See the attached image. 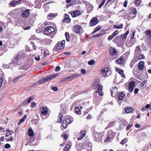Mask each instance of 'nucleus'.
<instances>
[{
  "label": "nucleus",
  "mask_w": 151,
  "mask_h": 151,
  "mask_svg": "<svg viewBox=\"0 0 151 151\" xmlns=\"http://www.w3.org/2000/svg\"><path fill=\"white\" fill-rule=\"evenodd\" d=\"M59 76L58 73H57L51 75H49L45 77L41 78L39 80L38 83L40 84H42L52 79L53 78Z\"/></svg>",
  "instance_id": "1"
},
{
  "label": "nucleus",
  "mask_w": 151,
  "mask_h": 151,
  "mask_svg": "<svg viewBox=\"0 0 151 151\" xmlns=\"http://www.w3.org/2000/svg\"><path fill=\"white\" fill-rule=\"evenodd\" d=\"M103 134L94 132L93 134V137L95 141L100 142L102 140Z\"/></svg>",
  "instance_id": "2"
},
{
  "label": "nucleus",
  "mask_w": 151,
  "mask_h": 151,
  "mask_svg": "<svg viewBox=\"0 0 151 151\" xmlns=\"http://www.w3.org/2000/svg\"><path fill=\"white\" fill-rule=\"evenodd\" d=\"M23 58V53H19L17 55L15 59L14 63L17 65H20L21 63L22 60Z\"/></svg>",
  "instance_id": "3"
},
{
  "label": "nucleus",
  "mask_w": 151,
  "mask_h": 151,
  "mask_svg": "<svg viewBox=\"0 0 151 151\" xmlns=\"http://www.w3.org/2000/svg\"><path fill=\"white\" fill-rule=\"evenodd\" d=\"M73 30L76 34H80L84 32V30L82 26L77 25L74 27Z\"/></svg>",
  "instance_id": "4"
},
{
  "label": "nucleus",
  "mask_w": 151,
  "mask_h": 151,
  "mask_svg": "<svg viewBox=\"0 0 151 151\" xmlns=\"http://www.w3.org/2000/svg\"><path fill=\"white\" fill-rule=\"evenodd\" d=\"M115 135V133L112 132V130H109L108 132V134L105 142L109 141L110 140L113 139Z\"/></svg>",
  "instance_id": "5"
},
{
  "label": "nucleus",
  "mask_w": 151,
  "mask_h": 151,
  "mask_svg": "<svg viewBox=\"0 0 151 151\" xmlns=\"http://www.w3.org/2000/svg\"><path fill=\"white\" fill-rule=\"evenodd\" d=\"M55 30L54 28L51 26H49L45 28L44 32L45 34L48 35L54 32Z\"/></svg>",
  "instance_id": "6"
},
{
  "label": "nucleus",
  "mask_w": 151,
  "mask_h": 151,
  "mask_svg": "<svg viewBox=\"0 0 151 151\" xmlns=\"http://www.w3.org/2000/svg\"><path fill=\"white\" fill-rule=\"evenodd\" d=\"M102 86L98 84L95 88V89L97 90V91H95V93H98L99 96H102L103 93L102 92Z\"/></svg>",
  "instance_id": "7"
},
{
  "label": "nucleus",
  "mask_w": 151,
  "mask_h": 151,
  "mask_svg": "<svg viewBox=\"0 0 151 151\" xmlns=\"http://www.w3.org/2000/svg\"><path fill=\"white\" fill-rule=\"evenodd\" d=\"M84 149H86L87 151H92L91 144L89 142H83Z\"/></svg>",
  "instance_id": "8"
},
{
  "label": "nucleus",
  "mask_w": 151,
  "mask_h": 151,
  "mask_svg": "<svg viewBox=\"0 0 151 151\" xmlns=\"http://www.w3.org/2000/svg\"><path fill=\"white\" fill-rule=\"evenodd\" d=\"M41 112V116L42 117L43 116H46L48 114V109L46 107H41L40 109Z\"/></svg>",
  "instance_id": "9"
},
{
  "label": "nucleus",
  "mask_w": 151,
  "mask_h": 151,
  "mask_svg": "<svg viewBox=\"0 0 151 151\" xmlns=\"http://www.w3.org/2000/svg\"><path fill=\"white\" fill-rule=\"evenodd\" d=\"M65 40H62L61 42H58L56 45V49L60 50H61L64 47Z\"/></svg>",
  "instance_id": "10"
},
{
  "label": "nucleus",
  "mask_w": 151,
  "mask_h": 151,
  "mask_svg": "<svg viewBox=\"0 0 151 151\" xmlns=\"http://www.w3.org/2000/svg\"><path fill=\"white\" fill-rule=\"evenodd\" d=\"M99 20L97 17H94L92 18L90 22V25L92 27L96 24L99 22Z\"/></svg>",
  "instance_id": "11"
},
{
  "label": "nucleus",
  "mask_w": 151,
  "mask_h": 151,
  "mask_svg": "<svg viewBox=\"0 0 151 151\" xmlns=\"http://www.w3.org/2000/svg\"><path fill=\"white\" fill-rule=\"evenodd\" d=\"M73 17H76L81 14V12L78 10H75L70 12Z\"/></svg>",
  "instance_id": "12"
},
{
  "label": "nucleus",
  "mask_w": 151,
  "mask_h": 151,
  "mask_svg": "<svg viewBox=\"0 0 151 151\" xmlns=\"http://www.w3.org/2000/svg\"><path fill=\"white\" fill-rule=\"evenodd\" d=\"M135 85V83L134 81H132L129 83V92H132Z\"/></svg>",
  "instance_id": "13"
},
{
  "label": "nucleus",
  "mask_w": 151,
  "mask_h": 151,
  "mask_svg": "<svg viewBox=\"0 0 151 151\" xmlns=\"http://www.w3.org/2000/svg\"><path fill=\"white\" fill-rule=\"evenodd\" d=\"M29 14V11L28 9L23 10L21 13V15L24 17H27Z\"/></svg>",
  "instance_id": "14"
},
{
  "label": "nucleus",
  "mask_w": 151,
  "mask_h": 151,
  "mask_svg": "<svg viewBox=\"0 0 151 151\" xmlns=\"http://www.w3.org/2000/svg\"><path fill=\"white\" fill-rule=\"evenodd\" d=\"M64 120L68 124H69L73 121V119L72 117H70L68 116H66L65 117Z\"/></svg>",
  "instance_id": "15"
},
{
  "label": "nucleus",
  "mask_w": 151,
  "mask_h": 151,
  "mask_svg": "<svg viewBox=\"0 0 151 151\" xmlns=\"http://www.w3.org/2000/svg\"><path fill=\"white\" fill-rule=\"evenodd\" d=\"M108 71V69L107 67H103L101 70V73L103 76H106Z\"/></svg>",
  "instance_id": "16"
},
{
  "label": "nucleus",
  "mask_w": 151,
  "mask_h": 151,
  "mask_svg": "<svg viewBox=\"0 0 151 151\" xmlns=\"http://www.w3.org/2000/svg\"><path fill=\"white\" fill-rule=\"evenodd\" d=\"M84 147L83 142L77 144L76 145V148L78 151H80L82 149H84Z\"/></svg>",
  "instance_id": "17"
},
{
  "label": "nucleus",
  "mask_w": 151,
  "mask_h": 151,
  "mask_svg": "<svg viewBox=\"0 0 151 151\" xmlns=\"http://www.w3.org/2000/svg\"><path fill=\"white\" fill-rule=\"evenodd\" d=\"M136 41V40H129L126 42V45L127 47H131L133 45Z\"/></svg>",
  "instance_id": "18"
},
{
  "label": "nucleus",
  "mask_w": 151,
  "mask_h": 151,
  "mask_svg": "<svg viewBox=\"0 0 151 151\" xmlns=\"http://www.w3.org/2000/svg\"><path fill=\"white\" fill-rule=\"evenodd\" d=\"M141 53V50L139 46H138L136 47L135 52L134 55H138V54H140Z\"/></svg>",
  "instance_id": "19"
},
{
  "label": "nucleus",
  "mask_w": 151,
  "mask_h": 151,
  "mask_svg": "<svg viewBox=\"0 0 151 151\" xmlns=\"http://www.w3.org/2000/svg\"><path fill=\"white\" fill-rule=\"evenodd\" d=\"M86 131L85 130L81 131L80 134V137L78 138V140H80L82 139L86 135Z\"/></svg>",
  "instance_id": "20"
},
{
  "label": "nucleus",
  "mask_w": 151,
  "mask_h": 151,
  "mask_svg": "<svg viewBox=\"0 0 151 151\" xmlns=\"http://www.w3.org/2000/svg\"><path fill=\"white\" fill-rule=\"evenodd\" d=\"M21 1V0H18V1L13 0L11 1L10 3V5L13 6H15L19 4Z\"/></svg>",
  "instance_id": "21"
},
{
  "label": "nucleus",
  "mask_w": 151,
  "mask_h": 151,
  "mask_svg": "<svg viewBox=\"0 0 151 151\" xmlns=\"http://www.w3.org/2000/svg\"><path fill=\"white\" fill-rule=\"evenodd\" d=\"M135 60L136 61H138L139 60L144 59L145 57L143 54H138V55H135Z\"/></svg>",
  "instance_id": "22"
},
{
  "label": "nucleus",
  "mask_w": 151,
  "mask_h": 151,
  "mask_svg": "<svg viewBox=\"0 0 151 151\" xmlns=\"http://www.w3.org/2000/svg\"><path fill=\"white\" fill-rule=\"evenodd\" d=\"M109 52L110 54L112 56L116 55L117 53V52L116 49L112 47H111L110 48Z\"/></svg>",
  "instance_id": "23"
},
{
  "label": "nucleus",
  "mask_w": 151,
  "mask_h": 151,
  "mask_svg": "<svg viewBox=\"0 0 151 151\" xmlns=\"http://www.w3.org/2000/svg\"><path fill=\"white\" fill-rule=\"evenodd\" d=\"M82 108V107L80 106H79V107H75L74 108V111L75 113L77 114H81L80 110Z\"/></svg>",
  "instance_id": "24"
},
{
  "label": "nucleus",
  "mask_w": 151,
  "mask_h": 151,
  "mask_svg": "<svg viewBox=\"0 0 151 151\" xmlns=\"http://www.w3.org/2000/svg\"><path fill=\"white\" fill-rule=\"evenodd\" d=\"M125 96V94L123 93V92H121L119 94L118 96V99L119 101L122 100Z\"/></svg>",
  "instance_id": "25"
},
{
  "label": "nucleus",
  "mask_w": 151,
  "mask_h": 151,
  "mask_svg": "<svg viewBox=\"0 0 151 151\" xmlns=\"http://www.w3.org/2000/svg\"><path fill=\"white\" fill-rule=\"evenodd\" d=\"M144 62L142 61H140L138 65V68L140 70H142L144 67Z\"/></svg>",
  "instance_id": "26"
},
{
  "label": "nucleus",
  "mask_w": 151,
  "mask_h": 151,
  "mask_svg": "<svg viewBox=\"0 0 151 151\" xmlns=\"http://www.w3.org/2000/svg\"><path fill=\"white\" fill-rule=\"evenodd\" d=\"M116 61L117 64H122L124 62V58L123 57H121L119 58L116 60Z\"/></svg>",
  "instance_id": "27"
},
{
  "label": "nucleus",
  "mask_w": 151,
  "mask_h": 151,
  "mask_svg": "<svg viewBox=\"0 0 151 151\" xmlns=\"http://www.w3.org/2000/svg\"><path fill=\"white\" fill-rule=\"evenodd\" d=\"M63 21H64L66 23H68L70 22V19L69 18V16L67 14H65V17L63 19Z\"/></svg>",
  "instance_id": "28"
},
{
  "label": "nucleus",
  "mask_w": 151,
  "mask_h": 151,
  "mask_svg": "<svg viewBox=\"0 0 151 151\" xmlns=\"http://www.w3.org/2000/svg\"><path fill=\"white\" fill-rule=\"evenodd\" d=\"M116 122L114 121H111L110 122L107 126L106 127V129H107L109 128L113 127L115 124Z\"/></svg>",
  "instance_id": "29"
},
{
  "label": "nucleus",
  "mask_w": 151,
  "mask_h": 151,
  "mask_svg": "<svg viewBox=\"0 0 151 151\" xmlns=\"http://www.w3.org/2000/svg\"><path fill=\"white\" fill-rule=\"evenodd\" d=\"M145 33L147 37L151 39V30H148L146 31Z\"/></svg>",
  "instance_id": "30"
},
{
  "label": "nucleus",
  "mask_w": 151,
  "mask_h": 151,
  "mask_svg": "<svg viewBox=\"0 0 151 151\" xmlns=\"http://www.w3.org/2000/svg\"><path fill=\"white\" fill-rule=\"evenodd\" d=\"M116 70L117 72H118L121 75L122 77H125V75L123 74L124 71L123 70L118 68H116Z\"/></svg>",
  "instance_id": "31"
},
{
  "label": "nucleus",
  "mask_w": 151,
  "mask_h": 151,
  "mask_svg": "<svg viewBox=\"0 0 151 151\" xmlns=\"http://www.w3.org/2000/svg\"><path fill=\"white\" fill-rule=\"evenodd\" d=\"M28 135L29 137H33L34 136V133L33 131L32 130V129L30 128L28 129Z\"/></svg>",
  "instance_id": "32"
},
{
  "label": "nucleus",
  "mask_w": 151,
  "mask_h": 151,
  "mask_svg": "<svg viewBox=\"0 0 151 151\" xmlns=\"http://www.w3.org/2000/svg\"><path fill=\"white\" fill-rule=\"evenodd\" d=\"M133 110V109L131 107H127L125 110V112L127 113L131 112Z\"/></svg>",
  "instance_id": "33"
},
{
  "label": "nucleus",
  "mask_w": 151,
  "mask_h": 151,
  "mask_svg": "<svg viewBox=\"0 0 151 151\" xmlns=\"http://www.w3.org/2000/svg\"><path fill=\"white\" fill-rule=\"evenodd\" d=\"M117 88L116 87H114L112 89H111L110 91H111V94L112 96H113V93H116L117 92Z\"/></svg>",
  "instance_id": "34"
},
{
  "label": "nucleus",
  "mask_w": 151,
  "mask_h": 151,
  "mask_svg": "<svg viewBox=\"0 0 151 151\" xmlns=\"http://www.w3.org/2000/svg\"><path fill=\"white\" fill-rule=\"evenodd\" d=\"M63 117L62 114L60 113L58 115L57 122L59 123H60L62 122V119Z\"/></svg>",
  "instance_id": "35"
},
{
  "label": "nucleus",
  "mask_w": 151,
  "mask_h": 151,
  "mask_svg": "<svg viewBox=\"0 0 151 151\" xmlns=\"http://www.w3.org/2000/svg\"><path fill=\"white\" fill-rule=\"evenodd\" d=\"M123 27V24H120L119 25H114L113 28L115 29H120L122 28Z\"/></svg>",
  "instance_id": "36"
},
{
  "label": "nucleus",
  "mask_w": 151,
  "mask_h": 151,
  "mask_svg": "<svg viewBox=\"0 0 151 151\" xmlns=\"http://www.w3.org/2000/svg\"><path fill=\"white\" fill-rule=\"evenodd\" d=\"M87 9L88 13L91 12L93 9V6L91 5H89L87 7Z\"/></svg>",
  "instance_id": "37"
},
{
  "label": "nucleus",
  "mask_w": 151,
  "mask_h": 151,
  "mask_svg": "<svg viewBox=\"0 0 151 151\" xmlns=\"http://www.w3.org/2000/svg\"><path fill=\"white\" fill-rule=\"evenodd\" d=\"M70 145L68 144H66L65 145V147H64L63 149V151H68L70 147Z\"/></svg>",
  "instance_id": "38"
},
{
  "label": "nucleus",
  "mask_w": 151,
  "mask_h": 151,
  "mask_svg": "<svg viewBox=\"0 0 151 151\" xmlns=\"http://www.w3.org/2000/svg\"><path fill=\"white\" fill-rule=\"evenodd\" d=\"M27 117V116L26 115H24L23 118L20 119L19 121L18 122V124L19 125L22 123L24 121V120L26 119Z\"/></svg>",
  "instance_id": "39"
},
{
  "label": "nucleus",
  "mask_w": 151,
  "mask_h": 151,
  "mask_svg": "<svg viewBox=\"0 0 151 151\" xmlns=\"http://www.w3.org/2000/svg\"><path fill=\"white\" fill-rule=\"evenodd\" d=\"M137 12V9L136 8L132 9L129 12L130 14H135Z\"/></svg>",
  "instance_id": "40"
},
{
  "label": "nucleus",
  "mask_w": 151,
  "mask_h": 151,
  "mask_svg": "<svg viewBox=\"0 0 151 151\" xmlns=\"http://www.w3.org/2000/svg\"><path fill=\"white\" fill-rule=\"evenodd\" d=\"M141 3V0H135L134 3L135 5L136 6H138Z\"/></svg>",
  "instance_id": "41"
},
{
  "label": "nucleus",
  "mask_w": 151,
  "mask_h": 151,
  "mask_svg": "<svg viewBox=\"0 0 151 151\" xmlns=\"http://www.w3.org/2000/svg\"><path fill=\"white\" fill-rule=\"evenodd\" d=\"M95 63V61L93 60H91L88 62V64L89 65H93Z\"/></svg>",
  "instance_id": "42"
},
{
  "label": "nucleus",
  "mask_w": 151,
  "mask_h": 151,
  "mask_svg": "<svg viewBox=\"0 0 151 151\" xmlns=\"http://www.w3.org/2000/svg\"><path fill=\"white\" fill-rule=\"evenodd\" d=\"M68 125V124L64 120L62 124V126L63 128L64 129Z\"/></svg>",
  "instance_id": "43"
},
{
  "label": "nucleus",
  "mask_w": 151,
  "mask_h": 151,
  "mask_svg": "<svg viewBox=\"0 0 151 151\" xmlns=\"http://www.w3.org/2000/svg\"><path fill=\"white\" fill-rule=\"evenodd\" d=\"M61 136L62 137L64 138L65 141L67 140V139L68 137V135L65 134H63Z\"/></svg>",
  "instance_id": "44"
},
{
  "label": "nucleus",
  "mask_w": 151,
  "mask_h": 151,
  "mask_svg": "<svg viewBox=\"0 0 151 151\" xmlns=\"http://www.w3.org/2000/svg\"><path fill=\"white\" fill-rule=\"evenodd\" d=\"M127 141V139H123L120 142V144L122 145L126 143Z\"/></svg>",
  "instance_id": "45"
},
{
  "label": "nucleus",
  "mask_w": 151,
  "mask_h": 151,
  "mask_svg": "<svg viewBox=\"0 0 151 151\" xmlns=\"http://www.w3.org/2000/svg\"><path fill=\"white\" fill-rule=\"evenodd\" d=\"M119 33V32L118 30H115L111 35L113 37H114L116 35H117Z\"/></svg>",
  "instance_id": "46"
},
{
  "label": "nucleus",
  "mask_w": 151,
  "mask_h": 151,
  "mask_svg": "<svg viewBox=\"0 0 151 151\" xmlns=\"http://www.w3.org/2000/svg\"><path fill=\"white\" fill-rule=\"evenodd\" d=\"M106 1V0H103L102 2H101L99 6V8H100L101 7L104 5L105 2Z\"/></svg>",
  "instance_id": "47"
},
{
  "label": "nucleus",
  "mask_w": 151,
  "mask_h": 151,
  "mask_svg": "<svg viewBox=\"0 0 151 151\" xmlns=\"http://www.w3.org/2000/svg\"><path fill=\"white\" fill-rule=\"evenodd\" d=\"M78 103V102L77 101L75 102L72 105L70 109L72 110L73 109L74 106H75Z\"/></svg>",
  "instance_id": "48"
},
{
  "label": "nucleus",
  "mask_w": 151,
  "mask_h": 151,
  "mask_svg": "<svg viewBox=\"0 0 151 151\" xmlns=\"http://www.w3.org/2000/svg\"><path fill=\"white\" fill-rule=\"evenodd\" d=\"M51 89L54 91H56L58 90V88L56 86H51Z\"/></svg>",
  "instance_id": "49"
},
{
  "label": "nucleus",
  "mask_w": 151,
  "mask_h": 151,
  "mask_svg": "<svg viewBox=\"0 0 151 151\" xmlns=\"http://www.w3.org/2000/svg\"><path fill=\"white\" fill-rule=\"evenodd\" d=\"M55 16V14L53 13H51L48 15V18L49 19L50 17H54Z\"/></svg>",
  "instance_id": "50"
},
{
  "label": "nucleus",
  "mask_w": 151,
  "mask_h": 151,
  "mask_svg": "<svg viewBox=\"0 0 151 151\" xmlns=\"http://www.w3.org/2000/svg\"><path fill=\"white\" fill-rule=\"evenodd\" d=\"M127 36L125 34H123L121 35V37L123 39H125L126 38Z\"/></svg>",
  "instance_id": "51"
},
{
  "label": "nucleus",
  "mask_w": 151,
  "mask_h": 151,
  "mask_svg": "<svg viewBox=\"0 0 151 151\" xmlns=\"http://www.w3.org/2000/svg\"><path fill=\"white\" fill-rule=\"evenodd\" d=\"M101 28V26H98L97 27L94 29H95L96 31H98Z\"/></svg>",
  "instance_id": "52"
},
{
  "label": "nucleus",
  "mask_w": 151,
  "mask_h": 151,
  "mask_svg": "<svg viewBox=\"0 0 151 151\" xmlns=\"http://www.w3.org/2000/svg\"><path fill=\"white\" fill-rule=\"evenodd\" d=\"M35 59L37 61H39L40 60V56L39 55H38L37 56H36Z\"/></svg>",
  "instance_id": "53"
},
{
  "label": "nucleus",
  "mask_w": 151,
  "mask_h": 151,
  "mask_svg": "<svg viewBox=\"0 0 151 151\" xmlns=\"http://www.w3.org/2000/svg\"><path fill=\"white\" fill-rule=\"evenodd\" d=\"M102 35L103 34L101 33H99L94 35L93 37H99L102 36Z\"/></svg>",
  "instance_id": "54"
},
{
  "label": "nucleus",
  "mask_w": 151,
  "mask_h": 151,
  "mask_svg": "<svg viewBox=\"0 0 151 151\" xmlns=\"http://www.w3.org/2000/svg\"><path fill=\"white\" fill-rule=\"evenodd\" d=\"M114 38V37H113V36H112V35H110L108 37V40H111L113 38Z\"/></svg>",
  "instance_id": "55"
},
{
  "label": "nucleus",
  "mask_w": 151,
  "mask_h": 151,
  "mask_svg": "<svg viewBox=\"0 0 151 151\" xmlns=\"http://www.w3.org/2000/svg\"><path fill=\"white\" fill-rule=\"evenodd\" d=\"M115 0H108L106 2L107 4H108L109 2H111V3L113 2H115Z\"/></svg>",
  "instance_id": "56"
},
{
  "label": "nucleus",
  "mask_w": 151,
  "mask_h": 151,
  "mask_svg": "<svg viewBox=\"0 0 151 151\" xmlns=\"http://www.w3.org/2000/svg\"><path fill=\"white\" fill-rule=\"evenodd\" d=\"M31 107L32 108H33L35 107L36 106V103L35 102H32L31 104Z\"/></svg>",
  "instance_id": "57"
},
{
  "label": "nucleus",
  "mask_w": 151,
  "mask_h": 151,
  "mask_svg": "<svg viewBox=\"0 0 151 151\" xmlns=\"http://www.w3.org/2000/svg\"><path fill=\"white\" fill-rule=\"evenodd\" d=\"M147 81H143L141 83V86H144L145 84L147 83Z\"/></svg>",
  "instance_id": "58"
},
{
  "label": "nucleus",
  "mask_w": 151,
  "mask_h": 151,
  "mask_svg": "<svg viewBox=\"0 0 151 151\" xmlns=\"http://www.w3.org/2000/svg\"><path fill=\"white\" fill-rule=\"evenodd\" d=\"M3 82V80L1 78H0V88L2 86V84Z\"/></svg>",
  "instance_id": "59"
},
{
  "label": "nucleus",
  "mask_w": 151,
  "mask_h": 151,
  "mask_svg": "<svg viewBox=\"0 0 151 151\" xmlns=\"http://www.w3.org/2000/svg\"><path fill=\"white\" fill-rule=\"evenodd\" d=\"M60 70V68L59 66H58L56 67L55 69V71L56 72H58Z\"/></svg>",
  "instance_id": "60"
},
{
  "label": "nucleus",
  "mask_w": 151,
  "mask_h": 151,
  "mask_svg": "<svg viewBox=\"0 0 151 151\" xmlns=\"http://www.w3.org/2000/svg\"><path fill=\"white\" fill-rule=\"evenodd\" d=\"M128 3V1H127V0H125L124 2V7H127V4Z\"/></svg>",
  "instance_id": "61"
},
{
  "label": "nucleus",
  "mask_w": 151,
  "mask_h": 151,
  "mask_svg": "<svg viewBox=\"0 0 151 151\" xmlns=\"http://www.w3.org/2000/svg\"><path fill=\"white\" fill-rule=\"evenodd\" d=\"M44 55L45 57H46L48 55V52L44 51Z\"/></svg>",
  "instance_id": "62"
},
{
  "label": "nucleus",
  "mask_w": 151,
  "mask_h": 151,
  "mask_svg": "<svg viewBox=\"0 0 151 151\" xmlns=\"http://www.w3.org/2000/svg\"><path fill=\"white\" fill-rule=\"evenodd\" d=\"M81 72L82 73H83V74H85L86 73V70L84 69H81Z\"/></svg>",
  "instance_id": "63"
},
{
  "label": "nucleus",
  "mask_w": 151,
  "mask_h": 151,
  "mask_svg": "<svg viewBox=\"0 0 151 151\" xmlns=\"http://www.w3.org/2000/svg\"><path fill=\"white\" fill-rule=\"evenodd\" d=\"M31 44L32 45L34 49H35V48L36 47V45L34 44V42H31Z\"/></svg>",
  "instance_id": "64"
}]
</instances>
